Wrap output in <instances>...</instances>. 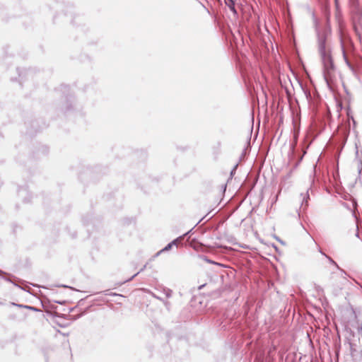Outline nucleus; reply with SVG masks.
Here are the masks:
<instances>
[{
	"label": "nucleus",
	"instance_id": "obj_6",
	"mask_svg": "<svg viewBox=\"0 0 362 362\" xmlns=\"http://www.w3.org/2000/svg\"><path fill=\"white\" fill-rule=\"evenodd\" d=\"M330 262H331V264H333V265H334V266L337 267V265L336 264V263H335L334 261L330 260Z\"/></svg>",
	"mask_w": 362,
	"mask_h": 362
},
{
	"label": "nucleus",
	"instance_id": "obj_4",
	"mask_svg": "<svg viewBox=\"0 0 362 362\" xmlns=\"http://www.w3.org/2000/svg\"><path fill=\"white\" fill-rule=\"evenodd\" d=\"M300 196L302 197L303 202L305 201V204L307 205L308 199H309V194H308V192H306L303 194H301Z\"/></svg>",
	"mask_w": 362,
	"mask_h": 362
},
{
	"label": "nucleus",
	"instance_id": "obj_5",
	"mask_svg": "<svg viewBox=\"0 0 362 362\" xmlns=\"http://www.w3.org/2000/svg\"><path fill=\"white\" fill-rule=\"evenodd\" d=\"M146 268V265H143L134 275L133 277L136 276L140 272H142Z\"/></svg>",
	"mask_w": 362,
	"mask_h": 362
},
{
	"label": "nucleus",
	"instance_id": "obj_1",
	"mask_svg": "<svg viewBox=\"0 0 362 362\" xmlns=\"http://www.w3.org/2000/svg\"><path fill=\"white\" fill-rule=\"evenodd\" d=\"M181 241H182V238H180L174 240L173 242H171L169 244H168V245L166 247H165L163 249L162 251H168V250H170L173 245L177 246L178 244H180L181 243Z\"/></svg>",
	"mask_w": 362,
	"mask_h": 362
},
{
	"label": "nucleus",
	"instance_id": "obj_3",
	"mask_svg": "<svg viewBox=\"0 0 362 362\" xmlns=\"http://www.w3.org/2000/svg\"><path fill=\"white\" fill-rule=\"evenodd\" d=\"M226 4L228 6L231 11L235 12V3L233 0H226Z\"/></svg>",
	"mask_w": 362,
	"mask_h": 362
},
{
	"label": "nucleus",
	"instance_id": "obj_2",
	"mask_svg": "<svg viewBox=\"0 0 362 362\" xmlns=\"http://www.w3.org/2000/svg\"><path fill=\"white\" fill-rule=\"evenodd\" d=\"M350 353L352 357H355L357 355L358 351L355 347V345L350 343Z\"/></svg>",
	"mask_w": 362,
	"mask_h": 362
}]
</instances>
